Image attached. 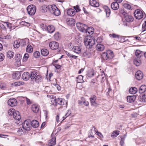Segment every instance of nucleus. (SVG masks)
<instances>
[{
    "mask_svg": "<svg viewBox=\"0 0 146 146\" xmlns=\"http://www.w3.org/2000/svg\"><path fill=\"white\" fill-rule=\"evenodd\" d=\"M134 16L138 19H140L143 16V13L142 11L139 9H137L134 12Z\"/></svg>",
    "mask_w": 146,
    "mask_h": 146,
    "instance_id": "nucleus-10",
    "label": "nucleus"
},
{
    "mask_svg": "<svg viewBox=\"0 0 146 146\" xmlns=\"http://www.w3.org/2000/svg\"><path fill=\"white\" fill-rule=\"evenodd\" d=\"M146 90V86L142 85L140 87L139 92L140 93H142L145 92Z\"/></svg>",
    "mask_w": 146,
    "mask_h": 146,
    "instance_id": "nucleus-27",
    "label": "nucleus"
},
{
    "mask_svg": "<svg viewBox=\"0 0 146 146\" xmlns=\"http://www.w3.org/2000/svg\"><path fill=\"white\" fill-rule=\"evenodd\" d=\"M109 36L113 38H119V35H117L116 34L113 33V34H110L109 35Z\"/></svg>",
    "mask_w": 146,
    "mask_h": 146,
    "instance_id": "nucleus-54",
    "label": "nucleus"
},
{
    "mask_svg": "<svg viewBox=\"0 0 146 146\" xmlns=\"http://www.w3.org/2000/svg\"><path fill=\"white\" fill-rule=\"evenodd\" d=\"M16 111L13 109H10L8 111V113L9 115H13H13L14 114L15 112H16Z\"/></svg>",
    "mask_w": 146,
    "mask_h": 146,
    "instance_id": "nucleus-45",
    "label": "nucleus"
},
{
    "mask_svg": "<svg viewBox=\"0 0 146 146\" xmlns=\"http://www.w3.org/2000/svg\"><path fill=\"white\" fill-rule=\"evenodd\" d=\"M30 77L32 81L38 84L41 82L42 80V76L40 75H37V72L35 71L31 72Z\"/></svg>",
    "mask_w": 146,
    "mask_h": 146,
    "instance_id": "nucleus-1",
    "label": "nucleus"
},
{
    "mask_svg": "<svg viewBox=\"0 0 146 146\" xmlns=\"http://www.w3.org/2000/svg\"><path fill=\"white\" fill-rule=\"evenodd\" d=\"M29 57V55L27 53L25 54L23 58V60L24 62H26L27 60Z\"/></svg>",
    "mask_w": 146,
    "mask_h": 146,
    "instance_id": "nucleus-48",
    "label": "nucleus"
},
{
    "mask_svg": "<svg viewBox=\"0 0 146 146\" xmlns=\"http://www.w3.org/2000/svg\"><path fill=\"white\" fill-rule=\"evenodd\" d=\"M48 51L46 49H42L41 50V54L43 56H47L48 54Z\"/></svg>",
    "mask_w": 146,
    "mask_h": 146,
    "instance_id": "nucleus-35",
    "label": "nucleus"
},
{
    "mask_svg": "<svg viewBox=\"0 0 146 146\" xmlns=\"http://www.w3.org/2000/svg\"><path fill=\"white\" fill-rule=\"evenodd\" d=\"M5 26V25L3 23V24H2V25H1V26H0L1 28L3 29L4 30H6V29Z\"/></svg>",
    "mask_w": 146,
    "mask_h": 146,
    "instance_id": "nucleus-62",
    "label": "nucleus"
},
{
    "mask_svg": "<svg viewBox=\"0 0 146 146\" xmlns=\"http://www.w3.org/2000/svg\"><path fill=\"white\" fill-rule=\"evenodd\" d=\"M47 29L48 32L50 33H53L54 30L55 29L54 26L52 25H49L47 27Z\"/></svg>",
    "mask_w": 146,
    "mask_h": 146,
    "instance_id": "nucleus-26",
    "label": "nucleus"
},
{
    "mask_svg": "<svg viewBox=\"0 0 146 146\" xmlns=\"http://www.w3.org/2000/svg\"><path fill=\"white\" fill-rule=\"evenodd\" d=\"M5 26H7V27L9 29L10 31L12 30V24L11 23L7 22H2Z\"/></svg>",
    "mask_w": 146,
    "mask_h": 146,
    "instance_id": "nucleus-38",
    "label": "nucleus"
},
{
    "mask_svg": "<svg viewBox=\"0 0 146 146\" xmlns=\"http://www.w3.org/2000/svg\"><path fill=\"white\" fill-rule=\"evenodd\" d=\"M31 109L33 112L36 113L38 111L39 106L33 104L32 106Z\"/></svg>",
    "mask_w": 146,
    "mask_h": 146,
    "instance_id": "nucleus-23",
    "label": "nucleus"
},
{
    "mask_svg": "<svg viewBox=\"0 0 146 146\" xmlns=\"http://www.w3.org/2000/svg\"><path fill=\"white\" fill-rule=\"evenodd\" d=\"M14 54V53L13 52L9 50L7 52V57L9 59L12 58L13 57Z\"/></svg>",
    "mask_w": 146,
    "mask_h": 146,
    "instance_id": "nucleus-32",
    "label": "nucleus"
},
{
    "mask_svg": "<svg viewBox=\"0 0 146 146\" xmlns=\"http://www.w3.org/2000/svg\"><path fill=\"white\" fill-rule=\"evenodd\" d=\"M24 83L21 82H15L13 83L12 84L13 86H20L21 85H23Z\"/></svg>",
    "mask_w": 146,
    "mask_h": 146,
    "instance_id": "nucleus-41",
    "label": "nucleus"
},
{
    "mask_svg": "<svg viewBox=\"0 0 146 146\" xmlns=\"http://www.w3.org/2000/svg\"><path fill=\"white\" fill-rule=\"evenodd\" d=\"M84 42L85 45L92 46L95 43V40L93 36H88L85 37Z\"/></svg>",
    "mask_w": 146,
    "mask_h": 146,
    "instance_id": "nucleus-3",
    "label": "nucleus"
},
{
    "mask_svg": "<svg viewBox=\"0 0 146 146\" xmlns=\"http://www.w3.org/2000/svg\"><path fill=\"white\" fill-rule=\"evenodd\" d=\"M93 133L92 132V129H91L89 131V133L88 134V137H92V138H94V136L92 135Z\"/></svg>",
    "mask_w": 146,
    "mask_h": 146,
    "instance_id": "nucleus-56",
    "label": "nucleus"
},
{
    "mask_svg": "<svg viewBox=\"0 0 146 146\" xmlns=\"http://www.w3.org/2000/svg\"><path fill=\"white\" fill-rule=\"evenodd\" d=\"M119 134V131H113L111 135L112 137L114 138L116 137Z\"/></svg>",
    "mask_w": 146,
    "mask_h": 146,
    "instance_id": "nucleus-43",
    "label": "nucleus"
},
{
    "mask_svg": "<svg viewBox=\"0 0 146 146\" xmlns=\"http://www.w3.org/2000/svg\"><path fill=\"white\" fill-rule=\"evenodd\" d=\"M28 14L30 15H33L36 11V7L33 5H31L28 6L27 9Z\"/></svg>",
    "mask_w": 146,
    "mask_h": 146,
    "instance_id": "nucleus-6",
    "label": "nucleus"
},
{
    "mask_svg": "<svg viewBox=\"0 0 146 146\" xmlns=\"http://www.w3.org/2000/svg\"><path fill=\"white\" fill-rule=\"evenodd\" d=\"M30 75L28 72H25L22 74V77L23 79L27 80L29 79Z\"/></svg>",
    "mask_w": 146,
    "mask_h": 146,
    "instance_id": "nucleus-18",
    "label": "nucleus"
},
{
    "mask_svg": "<svg viewBox=\"0 0 146 146\" xmlns=\"http://www.w3.org/2000/svg\"><path fill=\"white\" fill-rule=\"evenodd\" d=\"M67 14L68 16L72 17L74 15L75 12L74 9H70L67 11Z\"/></svg>",
    "mask_w": 146,
    "mask_h": 146,
    "instance_id": "nucleus-19",
    "label": "nucleus"
},
{
    "mask_svg": "<svg viewBox=\"0 0 146 146\" xmlns=\"http://www.w3.org/2000/svg\"><path fill=\"white\" fill-rule=\"evenodd\" d=\"M75 23V21L74 19L72 18L70 19L68 22V24L69 25H70L71 26L74 25Z\"/></svg>",
    "mask_w": 146,
    "mask_h": 146,
    "instance_id": "nucleus-44",
    "label": "nucleus"
},
{
    "mask_svg": "<svg viewBox=\"0 0 146 146\" xmlns=\"http://www.w3.org/2000/svg\"><path fill=\"white\" fill-rule=\"evenodd\" d=\"M26 131L23 128H19L17 131V133L18 135H21L23 134L26 133Z\"/></svg>",
    "mask_w": 146,
    "mask_h": 146,
    "instance_id": "nucleus-33",
    "label": "nucleus"
},
{
    "mask_svg": "<svg viewBox=\"0 0 146 146\" xmlns=\"http://www.w3.org/2000/svg\"><path fill=\"white\" fill-rule=\"evenodd\" d=\"M21 24L22 25H23L27 27H29L30 25V23L25 21H22L21 22Z\"/></svg>",
    "mask_w": 146,
    "mask_h": 146,
    "instance_id": "nucleus-53",
    "label": "nucleus"
},
{
    "mask_svg": "<svg viewBox=\"0 0 146 146\" xmlns=\"http://www.w3.org/2000/svg\"><path fill=\"white\" fill-rule=\"evenodd\" d=\"M40 27L43 30H44L46 29V28L44 27V25L43 24L40 25Z\"/></svg>",
    "mask_w": 146,
    "mask_h": 146,
    "instance_id": "nucleus-64",
    "label": "nucleus"
},
{
    "mask_svg": "<svg viewBox=\"0 0 146 146\" xmlns=\"http://www.w3.org/2000/svg\"><path fill=\"white\" fill-rule=\"evenodd\" d=\"M94 75V72L93 70H91L87 74V76L88 77H91Z\"/></svg>",
    "mask_w": 146,
    "mask_h": 146,
    "instance_id": "nucleus-49",
    "label": "nucleus"
},
{
    "mask_svg": "<svg viewBox=\"0 0 146 146\" xmlns=\"http://www.w3.org/2000/svg\"><path fill=\"white\" fill-rule=\"evenodd\" d=\"M78 29L81 32L84 33L86 31V29L87 28V26L81 23H78L76 24Z\"/></svg>",
    "mask_w": 146,
    "mask_h": 146,
    "instance_id": "nucleus-8",
    "label": "nucleus"
},
{
    "mask_svg": "<svg viewBox=\"0 0 146 146\" xmlns=\"http://www.w3.org/2000/svg\"><path fill=\"white\" fill-rule=\"evenodd\" d=\"M96 97L95 95H92L91 96L90 98V101L91 105L94 106H97L98 104L96 102Z\"/></svg>",
    "mask_w": 146,
    "mask_h": 146,
    "instance_id": "nucleus-13",
    "label": "nucleus"
},
{
    "mask_svg": "<svg viewBox=\"0 0 146 146\" xmlns=\"http://www.w3.org/2000/svg\"><path fill=\"white\" fill-rule=\"evenodd\" d=\"M73 8L76 10V12H78L80 11V9L78 5L74 6Z\"/></svg>",
    "mask_w": 146,
    "mask_h": 146,
    "instance_id": "nucleus-55",
    "label": "nucleus"
},
{
    "mask_svg": "<svg viewBox=\"0 0 146 146\" xmlns=\"http://www.w3.org/2000/svg\"><path fill=\"white\" fill-rule=\"evenodd\" d=\"M135 76L137 80H140L142 79L143 77V73L141 71L138 70L136 73Z\"/></svg>",
    "mask_w": 146,
    "mask_h": 146,
    "instance_id": "nucleus-14",
    "label": "nucleus"
},
{
    "mask_svg": "<svg viewBox=\"0 0 146 146\" xmlns=\"http://www.w3.org/2000/svg\"><path fill=\"white\" fill-rule=\"evenodd\" d=\"M55 137H52L51 139L49 141L48 145L49 146H52L56 144Z\"/></svg>",
    "mask_w": 146,
    "mask_h": 146,
    "instance_id": "nucleus-16",
    "label": "nucleus"
},
{
    "mask_svg": "<svg viewBox=\"0 0 146 146\" xmlns=\"http://www.w3.org/2000/svg\"><path fill=\"white\" fill-rule=\"evenodd\" d=\"M135 99V97L134 96H128L127 97V100L129 102H133Z\"/></svg>",
    "mask_w": 146,
    "mask_h": 146,
    "instance_id": "nucleus-25",
    "label": "nucleus"
},
{
    "mask_svg": "<svg viewBox=\"0 0 146 146\" xmlns=\"http://www.w3.org/2000/svg\"><path fill=\"white\" fill-rule=\"evenodd\" d=\"M123 6L124 8L129 10L131 8L130 5L127 3H124L123 4Z\"/></svg>",
    "mask_w": 146,
    "mask_h": 146,
    "instance_id": "nucleus-47",
    "label": "nucleus"
},
{
    "mask_svg": "<svg viewBox=\"0 0 146 146\" xmlns=\"http://www.w3.org/2000/svg\"><path fill=\"white\" fill-rule=\"evenodd\" d=\"M31 125L34 128H36L39 126V124L38 122L36 120H33L31 122Z\"/></svg>",
    "mask_w": 146,
    "mask_h": 146,
    "instance_id": "nucleus-28",
    "label": "nucleus"
},
{
    "mask_svg": "<svg viewBox=\"0 0 146 146\" xmlns=\"http://www.w3.org/2000/svg\"><path fill=\"white\" fill-rule=\"evenodd\" d=\"M53 65L56 69H59L61 68V66L58 64H54Z\"/></svg>",
    "mask_w": 146,
    "mask_h": 146,
    "instance_id": "nucleus-58",
    "label": "nucleus"
},
{
    "mask_svg": "<svg viewBox=\"0 0 146 146\" xmlns=\"http://www.w3.org/2000/svg\"><path fill=\"white\" fill-rule=\"evenodd\" d=\"M26 50L27 52L29 53H31L33 51V48L32 46L30 44H29L27 46Z\"/></svg>",
    "mask_w": 146,
    "mask_h": 146,
    "instance_id": "nucleus-40",
    "label": "nucleus"
},
{
    "mask_svg": "<svg viewBox=\"0 0 146 146\" xmlns=\"http://www.w3.org/2000/svg\"><path fill=\"white\" fill-rule=\"evenodd\" d=\"M125 137H121V140L120 141V145L121 146H123V145L124 143V141L125 139Z\"/></svg>",
    "mask_w": 146,
    "mask_h": 146,
    "instance_id": "nucleus-50",
    "label": "nucleus"
},
{
    "mask_svg": "<svg viewBox=\"0 0 146 146\" xmlns=\"http://www.w3.org/2000/svg\"><path fill=\"white\" fill-rule=\"evenodd\" d=\"M101 76L102 77V79H103L104 78V77L105 76V74L104 73V71H102L101 72Z\"/></svg>",
    "mask_w": 146,
    "mask_h": 146,
    "instance_id": "nucleus-63",
    "label": "nucleus"
},
{
    "mask_svg": "<svg viewBox=\"0 0 146 146\" xmlns=\"http://www.w3.org/2000/svg\"><path fill=\"white\" fill-rule=\"evenodd\" d=\"M121 13L123 15L125 20L127 22H132L133 20V18L131 16L129 15L123 10L121 11Z\"/></svg>",
    "mask_w": 146,
    "mask_h": 146,
    "instance_id": "nucleus-7",
    "label": "nucleus"
},
{
    "mask_svg": "<svg viewBox=\"0 0 146 146\" xmlns=\"http://www.w3.org/2000/svg\"><path fill=\"white\" fill-rule=\"evenodd\" d=\"M77 81L78 83H82L83 82V76L82 75H79L76 78Z\"/></svg>",
    "mask_w": 146,
    "mask_h": 146,
    "instance_id": "nucleus-42",
    "label": "nucleus"
},
{
    "mask_svg": "<svg viewBox=\"0 0 146 146\" xmlns=\"http://www.w3.org/2000/svg\"><path fill=\"white\" fill-rule=\"evenodd\" d=\"M83 56L89 58L90 56V54L89 53H88L87 52H86L83 53Z\"/></svg>",
    "mask_w": 146,
    "mask_h": 146,
    "instance_id": "nucleus-52",
    "label": "nucleus"
},
{
    "mask_svg": "<svg viewBox=\"0 0 146 146\" xmlns=\"http://www.w3.org/2000/svg\"><path fill=\"white\" fill-rule=\"evenodd\" d=\"M15 60L18 62V64H20V61L21 60L22 56L20 54H17L15 56Z\"/></svg>",
    "mask_w": 146,
    "mask_h": 146,
    "instance_id": "nucleus-24",
    "label": "nucleus"
},
{
    "mask_svg": "<svg viewBox=\"0 0 146 146\" xmlns=\"http://www.w3.org/2000/svg\"><path fill=\"white\" fill-rule=\"evenodd\" d=\"M5 87V85L3 84H0V88L1 89H4Z\"/></svg>",
    "mask_w": 146,
    "mask_h": 146,
    "instance_id": "nucleus-61",
    "label": "nucleus"
},
{
    "mask_svg": "<svg viewBox=\"0 0 146 146\" xmlns=\"http://www.w3.org/2000/svg\"><path fill=\"white\" fill-rule=\"evenodd\" d=\"M140 101L141 102H146V93L144 94L141 97H140Z\"/></svg>",
    "mask_w": 146,
    "mask_h": 146,
    "instance_id": "nucleus-46",
    "label": "nucleus"
},
{
    "mask_svg": "<svg viewBox=\"0 0 146 146\" xmlns=\"http://www.w3.org/2000/svg\"><path fill=\"white\" fill-rule=\"evenodd\" d=\"M134 63L136 66H139L141 63V62L140 59V58L137 57L134 60Z\"/></svg>",
    "mask_w": 146,
    "mask_h": 146,
    "instance_id": "nucleus-29",
    "label": "nucleus"
},
{
    "mask_svg": "<svg viewBox=\"0 0 146 146\" xmlns=\"http://www.w3.org/2000/svg\"><path fill=\"white\" fill-rule=\"evenodd\" d=\"M72 50L74 52L77 54L80 53L82 51L81 47L78 46H74L72 48Z\"/></svg>",
    "mask_w": 146,
    "mask_h": 146,
    "instance_id": "nucleus-15",
    "label": "nucleus"
},
{
    "mask_svg": "<svg viewBox=\"0 0 146 146\" xmlns=\"http://www.w3.org/2000/svg\"><path fill=\"white\" fill-rule=\"evenodd\" d=\"M137 91V88L135 87H132L129 90V92L131 94H135L136 93Z\"/></svg>",
    "mask_w": 146,
    "mask_h": 146,
    "instance_id": "nucleus-34",
    "label": "nucleus"
},
{
    "mask_svg": "<svg viewBox=\"0 0 146 146\" xmlns=\"http://www.w3.org/2000/svg\"><path fill=\"white\" fill-rule=\"evenodd\" d=\"M86 29V31L84 33H88L89 34H92L94 31L93 28L92 27L87 28V29Z\"/></svg>",
    "mask_w": 146,
    "mask_h": 146,
    "instance_id": "nucleus-37",
    "label": "nucleus"
},
{
    "mask_svg": "<svg viewBox=\"0 0 146 146\" xmlns=\"http://www.w3.org/2000/svg\"><path fill=\"white\" fill-rule=\"evenodd\" d=\"M5 58V56L3 54L0 53V61H3Z\"/></svg>",
    "mask_w": 146,
    "mask_h": 146,
    "instance_id": "nucleus-57",
    "label": "nucleus"
},
{
    "mask_svg": "<svg viewBox=\"0 0 146 146\" xmlns=\"http://www.w3.org/2000/svg\"><path fill=\"white\" fill-rule=\"evenodd\" d=\"M96 41L98 43H101L102 41V39L101 37H99L97 38Z\"/></svg>",
    "mask_w": 146,
    "mask_h": 146,
    "instance_id": "nucleus-59",
    "label": "nucleus"
},
{
    "mask_svg": "<svg viewBox=\"0 0 146 146\" xmlns=\"http://www.w3.org/2000/svg\"><path fill=\"white\" fill-rule=\"evenodd\" d=\"M22 127L26 131H29L31 128L30 122L29 120H25L22 124Z\"/></svg>",
    "mask_w": 146,
    "mask_h": 146,
    "instance_id": "nucleus-9",
    "label": "nucleus"
},
{
    "mask_svg": "<svg viewBox=\"0 0 146 146\" xmlns=\"http://www.w3.org/2000/svg\"><path fill=\"white\" fill-rule=\"evenodd\" d=\"M96 48L98 50L101 51L104 50V45L99 44L97 45Z\"/></svg>",
    "mask_w": 146,
    "mask_h": 146,
    "instance_id": "nucleus-30",
    "label": "nucleus"
},
{
    "mask_svg": "<svg viewBox=\"0 0 146 146\" xmlns=\"http://www.w3.org/2000/svg\"><path fill=\"white\" fill-rule=\"evenodd\" d=\"M49 46L52 50H56L58 48L59 44L55 41H52L50 43Z\"/></svg>",
    "mask_w": 146,
    "mask_h": 146,
    "instance_id": "nucleus-11",
    "label": "nucleus"
},
{
    "mask_svg": "<svg viewBox=\"0 0 146 146\" xmlns=\"http://www.w3.org/2000/svg\"><path fill=\"white\" fill-rule=\"evenodd\" d=\"M111 7L113 10H117L119 8V5L117 2H113L111 4Z\"/></svg>",
    "mask_w": 146,
    "mask_h": 146,
    "instance_id": "nucleus-17",
    "label": "nucleus"
},
{
    "mask_svg": "<svg viewBox=\"0 0 146 146\" xmlns=\"http://www.w3.org/2000/svg\"><path fill=\"white\" fill-rule=\"evenodd\" d=\"M96 133L97 134V135L100 136L101 138H103V136L102 135V134L100 132H98V131H97Z\"/></svg>",
    "mask_w": 146,
    "mask_h": 146,
    "instance_id": "nucleus-60",
    "label": "nucleus"
},
{
    "mask_svg": "<svg viewBox=\"0 0 146 146\" xmlns=\"http://www.w3.org/2000/svg\"><path fill=\"white\" fill-rule=\"evenodd\" d=\"M20 42L18 40H16L13 43V46L15 48H18L20 46Z\"/></svg>",
    "mask_w": 146,
    "mask_h": 146,
    "instance_id": "nucleus-36",
    "label": "nucleus"
},
{
    "mask_svg": "<svg viewBox=\"0 0 146 146\" xmlns=\"http://www.w3.org/2000/svg\"><path fill=\"white\" fill-rule=\"evenodd\" d=\"M21 76V74L19 72L17 71L13 74L12 77L13 79H18L20 78Z\"/></svg>",
    "mask_w": 146,
    "mask_h": 146,
    "instance_id": "nucleus-22",
    "label": "nucleus"
},
{
    "mask_svg": "<svg viewBox=\"0 0 146 146\" xmlns=\"http://www.w3.org/2000/svg\"><path fill=\"white\" fill-rule=\"evenodd\" d=\"M13 117L15 119L18 121L21 119V117L19 112L18 111H16L14 113V114L13 116Z\"/></svg>",
    "mask_w": 146,
    "mask_h": 146,
    "instance_id": "nucleus-20",
    "label": "nucleus"
},
{
    "mask_svg": "<svg viewBox=\"0 0 146 146\" xmlns=\"http://www.w3.org/2000/svg\"><path fill=\"white\" fill-rule=\"evenodd\" d=\"M50 11L51 13L56 16L60 15V11L55 5H50Z\"/></svg>",
    "mask_w": 146,
    "mask_h": 146,
    "instance_id": "nucleus-5",
    "label": "nucleus"
},
{
    "mask_svg": "<svg viewBox=\"0 0 146 146\" xmlns=\"http://www.w3.org/2000/svg\"><path fill=\"white\" fill-rule=\"evenodd\" d=\"M105 11L106 13V16L109 17L111 13V11L110 9L107 6H105L104 7Z\"/></svg>",
    "mask_w": 146,
    "mask_h": 146,
    "instance_id": "nucleus-31",
    "label": "nucleus"
},
{
    "mask_svg": "<svg viewBox=\"0 0 146 146\" xmlns=\"http://www.w3.org/2000/svg\"><path fill=\"white\" fill-rule=\"evenodd\" d=\"M51 101L52 104L55 106H56L57 104L63 105L64 104V100L62 99L59 98L56 99L55 97L53 96H52Z\"/></svg>",
    "mask_w": 146,
    "mask_h": 146,
    "instance_id": "nucleus-4",
    "label": "nucleus"
},
{
    "mask_svg": "<svg viewBox=\"0 0 146 146\" xmlns=\"http://www.w3.org/2000/svg\"><path fill=\"white\" fill-rule=\"evenodd\" d=\"M143 54V53L142 52L139 50H136L135 52V55L139 58L142 56Z\"/></svg>",
    "mask_w": 146,
    "mask_h": 146,
    "instance_id": "nucleus-39",
    "label": "nucleus"
},
{
    "mask_svg": "<svg viewBox=\"0 0 146 146\" xmlns=\"http://www.w3.org/2000/svg\"><path fill=\"white\" fill-rule=\"evenodd\" d=\"M8 105L11 107L16 106L17 105V101L15 98L11 99L8 101Z\"/></svg>",
    "mask_w": 146,
    "mask_h": 146,
    "instance_id": "nucleus-12",
    "label": "nucleus"
},
{
    "mask_svg": "<svg viewBox=\"0 0 146 146\" xmlns=\"http://www.w3.org/2000/svg\"><path fill=\"white\" fill-rule=\"evenodd\" d=\"M89 3L90 5L93 7H98L99 5V3L95 0H90Z\"/></svg>",
    "mask_w": 146,
    "mask_h": 146,
    "instance_id": "nucleus-21",
    "label": "nucleus"
},
{
    "mask_svg": "<svg viewBox=\"0 0 146 146\" xmlns=\"http://www.w3.org/2000/svg\"><path fill=\"white\" fill-rule=\"evenodd\" d=\"M102 58L104 60H110L114 57L113 51L110 50H107L106 52H103L102 54Z\"/></svg>",
    "mask_w": 146,
    "mask_h": 146,
    "instance_id": "nucleus-2",
    "label": "nucleus"
},
{
    "mask_svg": "<svg viewBox=\"0 0 146 146\" xmlns=\"http://www.w3.org/2000/svg\"><path fill=\"white\" fill-rule=\"evenodd\" d=\"M40 53L38 51H36L34 53L33 55L36 58L40 56Z\"/></svg>",
    "mask_w": 146,
    "mask_h": 146,
    "instance_id": "nucleus-51",
    "label": "nucleus"
}]
</instances>
